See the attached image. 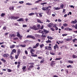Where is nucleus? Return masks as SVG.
<instances>
[{"instance_id": "nucleus-1", "label": "nucleus", "mask_w": 77, "mask_h": 77, "mask_svg": "<svg viewBox=\"0 0 77 77\" xmlns=\"http://www.w3.org/2000/svg\"><path fill=\"white\" fill-rule=\"evenodd\" d=\"M39 32L41 33H42V35H45V34L48 33L49 31L45 29H43V30H40L39 31Z\"/></svg>"}, {"instance_id": "nucleus-2", "label": "nucleus", "mask_w": 77, "mask_h": 77, "mask_svg": "<svg viewBox=\"0 0 77 77\" xmlns=\"http://www.w3.org/2000/svg\"><path fill=\"white\" fill-rule=\"evenodd\" d=\"M29 64L31 65V66H29V68L27 69V70L28 71H31V69L34 67V66H33L34 63H30Z\"/></svg>"}, {"instance_id": "nucleus-3", "label": "nucleus", "mask_w": 77, "mask_h": 77, "mask_svg": "<svg viewBox=\"0 0 77 77\" xmlns=\"http://www.w3.org/2000/svg\"><path fill=\"white\" fill-rule=\"evenodd\" d=\"M9 19H11V20H17V19H18V18H20V17L18 16H16L15 17L14 16H11V17H8Z\"/></svg>"}, {"instance_id": "nucleus-4", "label": "nucleus", "mask_w": 77, "mask_h": 77, "mask_svg": "<svg viewBox=\"0 0 77 77\" xmlns=\"http://www.w3.org/2000/svg\"><path fill=\"white\" fill-rule=\"evenodd\" d=\"M30 29H32V30H37L38 29H37V27L36 25H33V26H30L29 27Z\"/></svg>"}, {"instance_id": "nucleus-5", "label": "nucleus", "mask_w": 77, "mask_h": 77, "mask_svg": "<svg viewBox=\"0 0 77 77\" xmlns=\"http://www.w3.org/2000/svg\"><path fill=\"white\" fill-rule=\"evenodd\" d=\"M27 38H31V39H35V36L32 35H28L26 37Z\"/></svg>"}, {"instance_id": "nucleus-6", "label": "nucleus", "mask_w": 77, "mask_h": 77, "mask_svg": "<svg viewBox=\"0 0 77 77\" xmlns=\"http://www.w3.org/2000/svg\"><path fill=\"white\" fill-rule=\"evenodd\" d=\"M54 25L53 23H49L48 24L47 26H48V27L50 28L51 27H53V26H54Z\"/></svg>"}, {"instance_id": "nucleus-7", "label": "nucleus", "mask_w": 77, "mask_h": 77, "mask_svg": "<svg viewBox=\"0 0 77 77\" xmlns=\"http://www.w3.org/2000/svg\"><path fill=\"white\" fill-rule=\"evenodd\" d=\"M49 9V7H43L42 8V9L43 10V11H47L48 9Z\"/></svg>"}, {"instance_id": "nucleus-8", "label": "nucleus", "mask_w": 77, "mask_h": 77, "mask_svg": "<svg viewBox=\"0 0 77 77\" xmlns=\"http://www.w3.org/2000/svg\"><path fill=\"white\" fill-rule=\"evenodd\" d=\"M16 52V49H13L12 50V51L11 52V54H14V53H15Z\"/></svg>"}, {"instance_id": "nucleus-9", "label": "nucleus", "mask_w": 77, "mask_h": 77, "mask_svg": "<svg viewBox=\"0 0 77 77\" xmlns=\"http://www.w3.org/2000/svg\"><path fill=\"white\" fill-rule=\"evenodd\" d=\"M3 56L5 57H7L9 56V54H4L3 55Z\"/></svg>"}, {"instance_id": "nucleus-10", "label": "nucleus", "mask_w": 77, "mask_h": 77, "mask_svg": "<svg viewBox=\"0 0 77 77\" xmlns=\"http://www.w3.org/2000/svg\"><path fill=\"white\" fill-rule=\"evenodd\" d=\"M9 36H10V37L11 38L12 37L13 38H15L16 36V35L14 34H10Z\"/></svg>"}, {"instance_id": "nucleus-11", "label": "nucleus", "mask_w": 77, "mask_h": 77, "mask_svg": "<svg viewBox=\"0 0 77 77\" xmlns=\"http://www.w3.org/2000/svg\"><path fill=\"white\" fill-rule=\"evenodd\" d=\"M55 61H52L51 62V66H53L54 65H56V63H54Z\"/></svg>"}, {"instance_id": "nucleus-12", "label": "nucleus", "mask_w": 77, "mask_h": 77, "mask_svg": "<svg viewBox=\"0 0 77 77\" xmlns=\"http://www.w3.org/2000/svg\"><path fill=\"white\" fill-rule=\"evenodd\" d=\"M35 50L33 49H31L30 50V52L31 54H34V53L33 52H35Z\"/></svg>"}, {"instance_id": "nucleus-13", "label": "nucleus", "mask_w": 77, "mask_h": 77, "mask_svg": "<svg viewBox=\"0 0 77 77\" xmlns=\"http://www.w3.org/2000/svg\"><path fill=\"white\" fill-rule=\"evenodd\" d=\"M56 48H57V49H59V46H58V45H57V44H56L55 46H54V50H56Z\"/></svg>"}, {"instance_id": "nucleus-14", "label": "nucleus", "mask_w": 77, "mask_h": 77, "mask_svg": "<svg viewBox=\"0 0 77 77\" xmlns=\"http://www.w3.org/2000/svg\"><path fill=\"white\" fill-rule=\"evenodd\" d=\"M17 21H22L23 22V21H24V20H23V18H20L19 19L17 20Z\"/></svg>"}, {"instance_id": "nucleus-15", "label": "nucleus", "mask_w": 77, "mask_h": 77, "mask_svg": "<svg viewBox=\"0 0 77 77\" xmlns=\"http://www.w3.org/2000/svg\"><path fill=\"white\" fill-rule=\"evenodd\" d=\"M14 8H15V7L14 6H12L11 7V6H10L9 8V10H13V11H14Z\"/></svg>"}, {"instance_id": "nucleus-16", "label": "nucleus", "mask_w": 77, "mask_h": 77, "mask_svg": "<svg viewBox=\"0 0 77 77\" xmlns=\"http://www.w3.org/2000/svg\"><path fill=\"white\" fill-rule=\"evenodd\" d=\"M37 30H39V29H41V25H40V24H38L37 26Z\"/></svg>"}, {"instance_id": "nucleus-17", "label": "nucleus", "mask_w": 77, "mask_h": 77, "mask_svg": "<svg viewBox=\"0 0 77 77\" xmlns=\"http://www.w3.org/2000/svg\"><path fill=\"white\" fill-rule=\"evenodd\" d=\"M35 13H31L28 14L29 16H32V15H35Z\"/></svg>"}, {"instance_id": "nucleus-18", "label": "nucleus", "mask_w": 77, "mask_h": 77, "mask_svg": "<svg viewBox=\"0 0 77 77\" xmlns=\"http://www.w3.org/2000/svg\"><path fill=\"white\" fill-rule=\"evenodd\" d=\"M20 53H21V50H20V49H18L17 50V54L20 55Z\"/></svg>"}, {"instance_id": "nucleus-19", "label": "nucleus", "mask_w": 77, "mask_h": 77, "mask_svg": "<svg viewBox=\"0 0 77 77\" xmlns=\"http://www.w3.org/2000/svg\"><path fill=\"white\" fill-rule=\"evenodd\" d=\"M53 27H54L55 28L56 30H58V28L57 27V26H56V24H54V26H53Z\"/></svg>"}, {"instance_id": "nucleus-20", "label": "nucleus", "mask_w": 77, "mask_h": 77, "mask_svg": "<svg viewBox=\"0 0 77 77\" xmlns=\"http://www.w3.org/2000/svg\"><path fill=\"white\" fill-rule=\"evenodd\" d=\"M15 47V45H11V46H10V48H14Z\"/></svg>"}, {"instance_id": "nucleus-21", "label": "nucleus", "mask_w": 77, "mask_h": 77, "mask_svg": "<svg viewBox=\"0 0 77 77\" xmlns=\"http://www.w3.org/2000/svg\"><path fill=\"white\" fill-rule=\"evenodd\" d=\"M26 68V66H24L22 68V69H23L24 72L26 71V70H25Z\"/></svg>"}, {"instance_id": "nucleus-22", "label": "nucleus", "mask_w": 77, "mask_h": 77, "mask_svg": "<svg viewBox=\"0 0 77 77\" xmlns=\"http://www.w3.org/2000/svg\"><path fill=\"white\" fill-rule=\"evenodd\" d=\"M48 50H49V51H50L51 50H52L51 47V46H48Z\"/></svg>"}, {"instance_id": "nucleus-23", "label": "nucleus", "mask_w": 77, "mask_h": 77, "mask_svg": "<svg viewBox=\"0 0 77 77\" xmlns=\"http://www.w3.org/2000/svg\"><path fill=\"white\" fill-rule=\"evenodd\" d=\"M39 46L41 48H42V47L44 46V45L43 44H42L39 45Z\"/></svg>"}, {"instance_id": "nucleus-24", "label": "nucleus", "mask_w": 77, "mask_h": 77, "mask_svg": "<svg viewBox=\"0 0 77 77\" xmlns=\"http://www.w3.org/2000/svg\"><path fill=\"white\" fill-rule=\"evenodd\" d=\"M37 22L38 23H43V22H41L40 20H39V19H37Z\"/></svg>"}, {"instance_id": "nucleus-25", "label": "nucleus", "mask_w": 77, "mask_h": 77, "mask_svg": "<svg viewBox=\"0 0 77 77\" xmlns=\"http://www.w3.org/2000/svg\"><path fill=\"white\" fill-rule=\"evenodd\" d=\"M19 54H17V55H15V58L16 59H17L18 58V56H19Z\"/></svg>"}, {"instance_id": "nucleus-26", "label": "nucleus", "mask_w": 77, "mask_h": 77, "mask_svg": "<svg viewBox=\"0 0 77 77\" xmlns=\"http://www.w3.org/2000/svg\"><path fill=\"white\" fill-rule=\"evenodd\" d=\"M68 62L69 63H73V61L70 60H69L68 61Z\"/></svg>"}, {"instance_id": "nucleus-27", "label": "nucleus", "mask_w": 77, "mask_h": 77, "mask_svg": "<svg viewBox=\"0 0 77 77\" xmlns=\"http://www.w3.org/2000/svg\"><path fill=\"white\" fill-rule=\"evenodd\" d=\"M1 60L2 61V62H4V63H5V62H6V60H5V59H4V58L1 59Z\"/></svg>"}, {"instance_id": "nucleus-28", "label": "nucleus", "mask_w": 77, "mask_h": 77, "mask_svg": "<svg viewBox=\"0 0 77 77\" xmlns=\"http://www.w3.org/2000/svg\"><path fill=\"white\" fill-rule=\"evenodd\" d=\"M31 56H32V57H37L38 55L37 54H35L34 55V54H31Z\"/></svg>"}, {"instance_id": "nucleus-29", "label": "nucleus", "mask_w": 77, "mask_h": 77, "mask_svg": "<svg viewBox=\"0 0 77 77\" xmlns=\"http://www.w3.org/2000/svg\"><path fill=\"white\" fill-rule=\"evenodd\" d=\"M17 36L18 37H20V36H21V35H20V32H17Z\"/></svg>"}, {"instance_id": "nucleus-30", "label": "nucleus", "mask_w": 77, "mask_h": 77, "mask_svg": "<svg viewBox=\"0 0 77 77\" xmlns=\"http://www.w3.org/2000/svg\"><path fill=\"white\" fill-rule=\"evenodd\" d=\"M72 57L73 59H75V58H77V56L75 55H73L72 56Z\"/></svg>"}, {"instance_id": "nucleus-31", "label": "nucleus", "mask_w": 77, "mask_h": 77, "mask_svg": "<svg viewBox=\"0 0 77 77\" xmlns=\"http://www.w3.org/2000/svg\"><path fill=\"white\" fill-rule=\"evenodd\" d=\"M44 62V58L42 59V60L40 62V63H43Z\"/></svg>"}, {"instance_id": "nucleus-32", "label": "nucleus", "mask_w": 77, "mask_h": 77, "mask_svg": "<svg viewBox=\"0 0 77 77\" xmlns=\"http://www.w3.org/2000/svg\"><path fill=\"white\" fill-rule=\"evenodd\" d=\"M51 40H49V39H48V41H46V43H51Z\"/></svg>"}, {"instance_id": "nucleus-33", "label": "nucleus", "mask_w": 77, "mask_h": 77, "mask_svg": "<svg viewBox=\"0 0 77 77\" xmlns=\"http://www.w3.org/2000/svg\"><path fill=\"white\" fill-rule=\"evenodd\" d=\"M10 57L12 60V59H13V58H14V57H12V54H11L10 55Z\"/></svg>"}, {"instance_id": "nucleus-34", "label": "nucleus", "mask_w": 77, "mask_h": 77, "mask_svg": "<svg viewBox=\"0 0 77 77\" xmlns=\"http://www.w3.org/2000/svg\"><path fill=\"white\" fill-rule=\"evenodd\" d=\"M60 59H62V58H56L55 59V60H60Z\"/></svg>"}, {"instance_id": "nucleus-35", "label": "nucleus", "mask_w": 77, "mask_h": 77, "mask_svg": "<svg viewBox=\"0 0 77 77\" xmlns=\"http://www.w3.org/2000/svg\"><path fill=\"white\" fill-rule=\"evenodd\" d=\"M26 5H28L29 6H30V5H32V4L30 3H26Z\"/></svg>"}, {"instance_id": "nucleus-36", "label": "nucleus", "mask_w": 77, "mask_h": 77, "mask_svg": "<svg viewBox=\"0 0 77 77\" xmlns=\"http://www.w3.org/2000/svg\"><path fill=\"white\" fill-rule=\"evenodd\" d=\"M63 26L64 27H66V26H68V24H67L66 23H64L63 24Z\"/></svg>"}, {"instance_id": "nucleus-37", "label": "nucleus", "mask_w": 77, "mask_h": 77, "mask_svg": "<svg viewBox=\"0 0 77 77\" xmlns=\"http://www.w3.org/2000/svg\"><path fill=\"white\" fill-rule=\"evenodd\" d=\"M54 8H54L55 10H59V9H60V8H59L58 7H57V8L54 7Z\"/></svg>"}, {"instance_id": "nucleus-38", "label": "nucleus", "mask_w": 77, "mask_h": 77, "mask_svg": "<svg viewBox=\"0 0 77 77\" xmlns=\"http://www.w3.org/2000/svg\"><path fill=\"white\" fill-rule=\"evenodd\" d=\"M46 4H47V2H44L43 3H41V5H46Z\"/></svg>"}, {"instance_id": "nucleus-39", "label": "nucleus", "mask_w": 77, "mask_h": 77, "mask_svg": "<svg viewBox=\"0 0 77 77\" xmlns=\"http://www.w3.org/2000/svg\"><path fill=\"white\" fill-rule=\"evenodd\" d=\"M20 46H21L22 47H26V45H20Z\"/></svg>"}, {"instance_id": "nucleus-40", "label": "nucleus", "mask_w": 77, "mask_h": 77, "mask_svg": "<svg viewBox=\"0 0 77 77\" xmlns=\"http://www.w3.org/2000/svg\"><path fill=\"white\" fill-rule=\"evenodd\" d=\"M64 5L63 4H62L60 5V7L61 8V9H63V8Z\"/></svg>"}, {"instance_id": "nucleus-41", "label": "nucleus", "mask_w": 77, "mask_h": 77, "mask_svg": "<svg viewBox=\"0 0 77 77\" xmlns=\"http://www.w3.org/2000/svg\"><path fill=\"white\" fill-rule=\"evenodd\" d=\"M68 35L67 34H62L63 36H66Z\"/></svg>"}, {"instance_id": "nucleus-42", "label": "nucleus", "mask_w": 77, "mask_h": 77, "mask_svg": "<svg viewBox=\"0 0 77 77\" xmlns=\"http://www.w3.org/2000/svg\"><path fill=\"white\" fill-rule=\"evenodd\" d=\"M50 54H52V55H54V54H55V53H54L53 52H50Z\"/></svg>"}, {"instance_id": "nucleus-43", "label": "nucleus", "mask_w": 77, "mask_h": 77, "mask_svg": "<svg viewBox=\"0 0 77 77\" xmlns=\"http://www.w3.org/2000/svg\"><path fill=\"white\" fill-rule=\"evenodd\" d=\"M7 71L8 72H12V70L9 69H8V70H7Z\"/></svg>"}, {"instance_id": "nucleus-44", "label": "nucleus", "mask_w": 77, "mask_h": 77, "mask_svg": "<svg viewBox=\"0 0 77 77\" xmlns=\"http://www.w3.org/2000/svg\"><path fill=\"white\" fill-rule=\"evenodd\" d=\"M41 1V2L42 1V0H38V1H37L35 2V3H38L39 2Z\"/></svg>"}, {"instance_id": "nucleus-45", "label": "nucleus", "mask_w": 77, "mask_h": 77, "mask_svg": "<svg viewBox=\"0 0 77 77\" xmlns=\"http://www.w3.org/2000/svg\"><path fill=\"white\" fill-rule=\"evenodd\" d=\"M4 15H5V13H2L1 15V16L2 17H3Z\"/></svg>"}, {"instance_id": "nucleus-46", "label": "nucleus", "mask_w": 77, "mask_h": 77, "mask_svg": "<svg viewBox=\"0 0 77 77\" xmlns=\"http://www.w3.org/2000/svg\"><path fill=\"white\" fill-rule=\"evenodd\" d=\"M71 23H73V24H75L76 23V21H72L71 22Z\"/></svg>"}, {"instance_id": "nucleus-47", "label": "nucleus", "mask_w": 77, "mask_h": 77, "mask_svg": "<svg viewBox=\"0 0 77 77\" xmlns=\"http://www.w3.org/2000/svg\"><path fill=\"white\" fill-rule=\"evenodd\" d=\"M43 35L44 34H42V38H45V37H46V36H45V35Z\"/></svg>"}, {"instance_id": "nucleus-48", "label": "nucleus", "mask_w": 77, "mask_h": 77, "mask_svg": "<svg viewBox=\"0 0 77 77\" xmlns=\"http://www.w3.org/2000/svg\"><path fill=\"white\" fill-rule=\"evenodd\" d=\"M67 67L68 68H71V65H69V66H67Z\"/></svg>"}, {"instance_id": "nucleus-49", "label": "nucleus", "mask_w": 77, "mask_h": 77, "mask_svg": "<svg viewBox=\"0 0 77 77\" xmlns=\"http://www.w3.org/2000/svg\"><path fill=\"white\" fill-rule=\"evenodd\" d=\"M23 37L22 36H20V37H18V38H19V39L20 40H21L22 39V37Z\"/></svg>"}, {"instance_id": "nucleus-50", "label": "nucleus", "mask_w": 77, "mask_h": 77, "mask_svg": "<svg viewBox=\"0 0 77 77\" xmlns=\"http://www.w3.org/2000/svg\"><path fill=\"white\" fill-rule=\"evenodd\" d=\"M19 3H20V4H23V3H24V1L19 2Z\"/></svg>"}, {"instance_id": "nucleus-51", "label": "nucleus", "mask_w": 77, "mask_h": 77, "mask_svg": "<svg viewBox=\"0 0 77 77\" xmlns=\"http://www.w3.org/2000/svg\"><path fill=\"white\" fill-rule=\"evenodd\" d=\"M39 44L38 43H37L35 45L37 47H38L39 46Z\"/></svg>"}, {"instance_id": "nucleus-52", "label": "nucleus", "mask_w": 77, "mask_h": 77, "mask_svg": "<svg viewBox=\"0 0 77 77\" xmlns=\"http://www.w3.org/2000/svg\"><path fill=\"white\" fill-rule=\"evenodd\" d=\"M27 26L26 25H23V27H27Z\"/></svg>"}, {"instance_id": "nucleus-53", "label": "nucleus", "mask_w": 77, "mask_h": 77, "mask_svg": "<svg viewBox=\"0 0 77 77\" xmlns=\"http://www.w3.org/2000/svg\"><path fill=\"white\" fill-rule=\"evenodd\" d=\"M14 40H18V38L17 37H16L13 39Z\"/></svg>"}, {"instance_id": "nucleus-54", "label": "nucleus", "mask_w": 77, "mask_h": 77, "mask_svg": "<svg viewBox=\"0 0 77 77\" xmlns=\"http://www.w3.org/2000/svg\"><path fill=\"white\" fill-rule=\"evenodd\" d=\"M39 15L40 17H42V16L41 13H39Z\"/></svg>"}, {"instance_id": "nucleus-55", "label": "nucleus", "mask_w": 77, "mask_h": 77, "mask_svg": "<svg viewBox=\"0 0 77 77\" xmlns=\"http://www.w3.org/2000/svg\"><path fill=\"white\" fill-rule=\"evenodd\" d=\"M35 15H36V17H39V16H38V13H37V12L35 13Z\"/></svg>"}, {"instance_id": "nucleus-56", "label": "nucleus", "mask_w": 77, "mask_h": 77, "mask_svg": "<svg viewBox=\"0 0 77 77\" xmlns=\"http://www.w3.org/2000/svg\"><path fill=\"white\" fill-rule=\"evenodd\" d=\"M46 22H48V23H50V21L48 20V19H46Z\"/></svg>"}, {"instance_id": "nucleus-57", "label": "nucleus", "mask_w": 77, "mask_h": 77, "mask_svg": "<svg viewBox=\"0 0 77 77\" xmlns=\"http://www.w3.org/2000/svg\"><path fill=\"white\" fill-rule=\"evenodd\" d=\"M72 30V29H70V28H68V31H71V30Z\"/></svg>"}, {"instance_id": "nucleus-58", "label": "nucleus", "mask_w": 77, "mask_h": 77, "mask_svg": "<svg viewBox=\"0 0 77 77\" xmlns=\"http://www.w3.org/2000/svg\"><path fill=\"white\" fill-rule=\"evenodd\" d=\"M3 30H6V26H4L3 28Z\"/></svg>"}, {"instance_id": "nucleus-59", "label": "nucleus", "mask_w": 77, "mask_h": 77, "mask_svg": "<svg viewBox=\"0 0 77 77\" xmlns=\"http://www.w3.org/2000/svg\"><path fill=\"white\" fill-rule=\"evenodd\" d=\"M44 29V25H42L40 28V29Z\"/></svg>"}, {"instance_id": "nucleus-60", "label": "nucleus", "mask_w": 77, "mask_h": 77, "mask_svg": "<svg viewBox=\"0 0 77 77\" xmlns=\"http://www.w3.org/2000/svg\"><path fill=\"white\" fill-rule=\"evenodd\" d=\"M58 21L59 22H61V21H62V20L60 19H59L58 20Z\"/></svg>"}, {"instance_id": "nucleus-61", "label": "nucleus", "mask_w": 77, "mask_h": 77, "mask_svg": "<svg viewBox=\"0 0 77 77\" xmlns=\"http://www.w3.org/2000/svg\"><path fill=\"white\" fill-rule=\"evenodd\" d=\"M65 11H66V10H65V9H63V13H64V12H65Z\"/></svg>"}, {"instance_id": "nucleus-62", "label": "nucleus", "mask_w": 77, "mask_h": 77, "mask_svg": "<svg viewBox=\"0 0 77 77\" xmlns=\"http://www.w3.org/2000/svg\"><path fill=\"white\" fill-rule=\"evenodd\" d=\"M49 39H53V38L51 37V36H49Z\"/></svg>"}, {"instance_id": "nucleus-63", "label": "nucleus", "mask_w": 77, "mask_h": 77, "mask_svg": "<svg viewBox=\"0 0 77 77\" xmlns=\"http://www.w3.org/2000/svg\"><path fill=\"white\" fill-rule=\"evenodd\" d=\"M66 39H67V41H71V39L67 38Z\"/></svg>"}, {"instance_id": "nucleus-64", "label": "nucleus", "mask_w": 77, "mask_h": 77, "mask_svg": "<svg viewBox=\"0 0 77 77\" xmlns=\"http://www.w3.org/2000/svg\"><path fill=\"white\" fill-rule=\"evenodd\" d=\"M35 37H38L39 36V35L38 34H35Z\"/></svg>"}]
</instances>
